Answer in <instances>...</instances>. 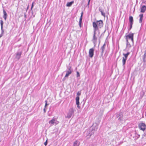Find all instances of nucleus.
<instances>
[{
    "instance_id": "22",
    "label": "nucleus",
    "mask_w": 146,
    "mask_h": 146,
    "mask_svg": "<svg viewBox=\"0 0 146 146\" xmlns=\"http://www.w3.org/2000/svg\"><path fill=\"white\" fill-rule=\"evenodd\" d=\"M129 20L130 23H133V19L132 17L131 16H130Z\"/></svg>"
},
{
    "instance_id": "24",
    "label": "nucleus",
    "mask_w": 146,
    "mask_h": 146,
    "mask_svg": "<svg viewBox=\"0 0 146 146\" xmlns=\"http://www.w3.org/2000/svg\"><path fill=\"white\" fill-rule=\"evenodd\" d=\"M107 30L108 32V34H109V25H106L105 26V31H106Z\"/></svg>"
},
{
    "instance_id": "17",
    "label": "nucleus",
    "mask_w": 146,
    "mask_h": 146,
    "mask_svg": "<svg viewBox=\"0 0 146 146\" xmlns=\"http://www.w3.org/2000/svg\"><path fill=\"white\" fill-rule=\"evenodd\" d=\"M3 13L4 15L3 16V17L4 18L5 20L6 21L7 17V14L5 10L4 9L3 10Z\"/></svg>"
},
{
    "instance_id": "13",
    "label": "nucleus",
    "mask_w": 146,
    "mask_h": 146,
    "mask_svg": "<svg viewBox=\"0 0 146 146\" xmlns=\"http://www.w3.org/2000/svg\"><path fill=\"white\" fill-rule=\"evenodd\" d=\"M96 31L94 30V34L93 38V40L94 42H95L97 40V38L96 36Z\"/></svg>"
},
{
    "instance_id": "33",
    "label": "nucleus",
    "mask_w": 146,
    "mask_h": 146,
    "mask_svg": "<svg viewBox=\"0 0 146 146\" xmlns=\"http://www.w3.org/2000/svg\"><path fill=\"white\" fill-rule=\"evenodd\" d=\"M81 94V93L80 92H78L77 93V95L79 96H80V95Z\"/></svg>"
},
{
    "instance_id": "28",
    "label": "nucleus",
    "mask_w": 146,
    "mask_h": 146,
    "mask_svg": "<svg viewBox=\"0 0 146 146\" xmlns=\"http://www.w3.org/2000/svg\"><path fill=\"white\" fill-rule=\"evenodd\" d=\"M99 11H100V12H101V14H102V15L104 16H105V14L101 10V9H100L99 10Z\"/></svg>"
},
{
    "instance_id": "20",
    "label": "nucleus",
    "mask_w": 146,
    "mask_h": 146,
    "mask_svg": "<svg viewBox=\"0 0 146 146\" xmlns=\"http://www.w3.org/2000/svg\"><path fill=\"white\" fill-rule=\"evenodd\" d=\"M72 72V71H66V73L65 76V77H68L69 75Z\"/></svg>"
},
{
    "instance_id": "5",
    "label": "nucleus",
    "mask_w": 146,
    "mask_h": 146,
    "mask_svg": "<svg viewBox=\"0 0 146 146\" xmlns=\"http://www.w3.org/2000/svg\"><path fill=\"white\" fill-rule=\"evenodd\" d=\"M22 53V51L19 49L16 53L15 58L19 60L21 58Z\"/></svg>"
},
{
    "instance_id": "37",
    "label": "nucleus",
    "mask_w": 146,
    "mask_h": 146,
    "mask_svg": "<svg viewBox=\"0 0 146 146\" xmlns=\"http://www.w3.org/2000/svg\"><path fill=\"white\" fill-rule=\"evenodd\" d=\"M29 8V5H28L27 8L26 9V12H27V11L28 9Z\"/></svg>"
},
{
    "instance_id": "21",
    "label": "nucleus",
    "mask_w": 146,
    "mask_h": 146,
    "mask_svg": "<svg viewBox=\"0 0 146 146\" xmlns=\"http://www.w3.org/2000/svg\"><path fill=\"white\" fill-rule=\"evenodd\" d=\"M74 3V1H72L66 4V6L67 7H70L71 6L72 4Z\"/></svg>"
},
{
    "instance_id": "26",
    "label": "nucleus",
    "mask_w": 146,
    "mask_h": 146,
    "mask_svg": "<svg viewBox=\"0 0 146 146\" xmlns=\"http://www.w3.org/2000/svg\"><path fill=\"white\" fill-rule=\"evenodd\" d=\"M140 135H139L138 134H136L135 135V139H137L138 138H139L140 137Z\"/></svg>"
},
{
    "instance_id": "39",
    "label": "nucleus",
    "mask_w": 146,
    "mask_h": 146,
    "mask_svg": "<svg viewBox=\"0 0 146 146\" xmlns=\"http://www.w3.org/2000/svg\"><path fill=\"white\" fill-rule=\"evenodd\" d=\"M44 113H45L46 112V108H44Z\"/></svg>"
},
{
    "instance_id": "32",
    "label": "nucleus",
    "mask_w": 146,
    "mask_h": 146,
    "mask_svg": "<svg viewBox=\"0 0 146 146\" xmlns=\"http://www.w3.org/2000/svg\"><path fill=\"white\" fill-rule=\"evenodd\" d=\"M34 2H33L32 3V5H31V11H33V7L34 6Z\"/></svg>"
},
{
    "instance_id": "16",
    "label": "nucleus",
    "mask_w": 146,
    "mask_h": 146,
    "mask_svg": "<svg viewBox=\"0 0 146 146\" xmlns=\"http://www.w3.org/2000/svg\"><path fill=\"white\" fill-rule=\"evenodd\" d=\"M146 10V6L145 5L142 6L141 8V12L144 13Z\"/></svg>"
},
{
    "instance_id": "6",
    "label": "nucleus",
    "mask_w": 146,
    "mask_h": 146,
    "mask_svg": "<svg viewBox=\"0 0 146 146\" xmlns=\"http://www.w3.org/2000/svg\"><path fill=\"white\" fill-rule=\"evenodd\" d=\"M139 128L143 131H144L146 129V125L145 123H140L139 125Z\"/></svg>"
},
{
    "instance_id": "36",
    "label": "nucleus",
    "mask_w": 146,
    "mask_h": 146,
    "mask_svg": "<svg viewBox=\"0 0 146 146\" xmlns=\"http://www.w3.org/2000/svg\"><path fill=\"white\" fill-rule=\"evenodd\" d=\"M47 140H46V141L44 143V145L45 146H46L47 145Z\"/></svg>"
},
{
    "instance_id": "9",
    "label": "nucleus",
    "mask_w": 146,
    "mask_h": 146,
    "mask_svg": "<svg viewBox=\"0 0 146 146\" xmlns=\"http://www.w3.org/2000/svg\"><path fill=\"white\" fill-rule=\"evenodd\" d=\"M57 122L58 121L54 117H53L51 120L49 121V123L50 124V126H52L54 123L56 124H58Z\"/></svg>"
},
{
    "instance_id": "40",
    "label": "nucleus",
    "mask_w": 146,
    "mask_h": 146,
    "mask_svg": "<svg viewBox=\"0 0 146 146\" xmlns=\"http://www.w3.org/2000/svg\"><path fill=\"white\" fill-rule=\"evenodd\" d=\"M3 36L1 35H0V38L2 36Z\"/></svg>"
},
{
    "instance_id": "27",
    "label": "nucleus",
    "mask_w": 146,
    "mask_h": 146,
    "mask_svg": "<svg viewBox=\"0 0 146 146\" xmlns=\"http://www.w3.org/2000/svg\"><path fill=\"white\" fill-rule=\"evenodd\" d=\"M3 28H1V33L0 35H2L3 36L4 33V31L3 29Z\"/></svg>"
},
{
    "instance_id": "25",
    "label": "nucleus",
    "mask_w": 146,
    "mask_h": 146,
    "mask_svg": "<svg viewBox=\"0 0 146 146\" xmlns=\"http://www.w3.org/2000/svg\"><path fill=\"white\" fill-rule=\"evenodd\" d=\"M0 24L1 25V28H3V22L2 20H0Z\"/></svg>"
},
{
    "instance_id": "8",
    "label": "nucleus",
    "mask_w": 146,
    "mask_h": 146,
    "mask_svg": "<svg viewBox=\"0 0 146 146\" xmlns=\"http://www.w3.org/2000/svg\"><path fill=\"white\" fill-rule=\"evenodd\" d=\"M74 114V110L73 108H71L69 110L68 113L67 114L66 117L68 118H70Z\"/></svg>"
},
{
    "instance_id": "1",
    "label": "nucleus",
    "mask_w": 146,
    "mask_h": 146,
    "mask_svg": "<svg viewBox=\"0 0 146 146\" xmlns=\"http://www.w3.org/2000/svg\"><path fill=\"white\" fill-rule=\"evenodd\" d=\"M98 125L96 123H94L92 130L90 129L88 130V133L86 135L87 138H89L92 134L94 133V131H96L98 128Z\"/></svg>"
},
{
    "instance_id": "35",
    "label": "nucleus",
    "mask_w": 146,
    "mask_h": 146,
    "mask_svg": "<svg viewBox=\"0 0 146 146\" xmlns=\"http://www.w3.org/2000/svg\"><path fill=\"white\" fill-rule=\"evenodd\" d=\"M24 17H25V19H26L27 18V15H26V12L24 13Z\"/></svg>"
},
{
    "instance_id": "12",
    "label": "nucleus",
    "mask_w": 146,
    "mask_h": 146,
    "mask_svg": "<svg viewBox=\"0 0 146 146\" xmlns=\"http://www.w3.org/2000/svg\"><path fill=\"white\" fill-rule=\"evenodd\" d=\"M106 45V43H105L102 46L100 51L101 52V54L102 55L104 53V51L105 50V46Z\"/></svg>"
},
{
    "instance_id": "42",
    "label": "nucleus",
    "mask_w": 146,
    "mask_h": 146,
    "mask_svg": "<svg viewBox=\"0 0 146 146\" xmlns=\"http://www.w3.org/2000/svg\"><path fill=\"white\" fill-rule=\"evenodd\" d=\"M145 2H146V1H145Z\"/></svg>"
},
{
    "instance_id": "23",
    "label": "nucleus",
    "mask_w": 146,
    "mask_h": 146,
    "mask_svg": "<svg viewBox=\"0 0 146 146\" xmlns=\"http://www.w3.org/2000/svg\"><path fill=\"white\" fill-rule=\"evenodd\" d=\"M143 61L144 62L146 61V50L145 51V53L143 56Z\"/></svg>"
},
{
    "instance_id": "3",
    "label": "nucleus",
    "mask_w": 146,
    "mask_h": 146,
    "mask_svg": "<svg viewBox=\"0 0 146 146\" xmlns=\"http://www.w3.org/2000/svg\"><path fill=\"white\" fill-rule=\"evenodd\" d=\"M130 54V52H128L126 54L123 53V55L124 56L122 57V64L124 68L125 67L126 61L128 55Z\"/></svg>"
},
{
    "instance_id": "14",
    "label": "nucleus",
    "mask_w": 146,
    "mask_h": 146,
    "mask_svg": "<svg viewBox=\"0 0 146 146\" xmlns=\"http://www.w3.org/2000/svg\"><path fill=\"white\" fill-rule=\"evenodd\" d=\"M83 15V12H82L81 13V15L80 19L79 21V26L81 28V24L82 22V16Z\"/></svg>"
},
{
    "instance_id": "41",
    "label": "nucleus",
    "mask_w": 146,
    "mask_h": 146,
    "mask_svg": "<svg viewBox=\"0 0 146 146\" xmlns=\"http://www.w3.org/2000/svg\"><path fill=\"white\" fill-rule=\"evenodd\" d=\"M20 46H21V45H19V47Z\"/></svg>"
},
{
    "instance_id": "30",
    "label": "nucleus",
    "mask_w": 146,
    "mask_h": 146,
    "mask_svg": "<svg viewBox=\"0 0 146 146\" xmlns=\"http://www.w3.org/2000/svg\"><path fill=\"white\" fill-rule=\"evenodd\" d=\"M45 105L44 106V107H45V108H46V106H48V104H47V100L45 101Z\"/></svg>"
},
{
    "instance_id": "34",
    "label": "nucleus",
    "mask_w": 146,
    "mask_h": 146,
    "mask_svg": "<svg viewBox=\"0 0 146 146\" xmlns=\"http://www.w3.org/2000/svg\"><path fill=\"white\" fill-rule=\"evenodd\" d=\"M80 76V74L78 72H77V77H78Z\"/></svg>"
},
{
    "instance_id": "31",
    "label": "nucleus",
    "mask_w": 146,
    "mask_h": 146,
    "mask_svg": "<svg viewBox=\"0 0 146 146\" xmlns=\"http://www.w3.org/2000/svg\"><path fill=\"white\" fill-rule=\"evenodd\" d=\"M133 24V23H130V27L128 29V30L129 31L132 28Z\"/></svg>"
},
{
    "instance_id": "2",
    "label": "nucleus",
    "mask_w": 146,
    "mask_h": 146,
    "mask_svg": "<svg viewBox=\"0 0 146 146\" xmlns=\"http://www.w3.org/2000/svg\"><path fill=\"white\" fill-rule=\"evenodd\" d=\"M103 26V23L102 21L100 20L97 21L96 22L93 23V26L94 30L97 31L99 28H101Z\"/></svg>"
},
{
    "instance_id": "15",
    "label": "nucleus",
    "mask_w": 146,
    "mask_h": 146,
    "mask_svg": "<svg viewBox=\"0 0 146 146\" xmlns=\"http://www.w3.org/2000/svg\"><path fill=\"white\" fill-rule=\"evenodd\" d=\"M80 142L78 140H76L73 143L72 146H79Z\"/></svg>"
},
{
    "instance_id": "4",
    "label": "nucleus",
    "mask_w": 146,
    "mask_h": 146,
    "mask_svg": "<svg viewBox=\"0 0 146 146\" xmlns=\"http://www.w3.org/2000/svg\"><path fill=\"white\" fill-rule=\"evenodd\" d=\"M133 35L134 34L133 33H130L127 35H126V40H128L129 39H131L132 42L133 43Z\"/></svg>"
},
{
    "instance_id": "18",
    "label": "nucleus",
    "mask_w": 146,
    "mask_h": 146,
    "mask_svg": "<svg viewBox=\"0 0 146 146\" xmlns=\"http://www.w3.org/2000/svg\"><path fill=\"white\" fill-rule=\"evenodd\" d=\"M126 41V48L129 49L131 47V46L129 43V42L128 40H127Z\"/></svg>"
},
{
    "instance_id": "38",
    "label": "nucleus",
    "mask_w": 146,
    "mask_h": 146,
    "mask_svg": "<svg viewBox=\"0 0 146 146\" xmlns=\"http://www.w3.org/2000/svg\"><path fill=\"white\" fill-rule=\"evenodd\" d=\"M90 1V0H88V2L87 5H89Z\"/></svg>"
},
{
    "instance_id": "10",
    "label": "nucleus",
    "mask_w": 146,
    "mask_h": 146,
    "mask_svg": "<svg viewBox=\"0 0 146 146\" xmlns=\"http://www.w3.org/2000/svg\"><path fill=\"white\" fill-rule=\"evenodd\" d=\"M76 105L77 106V108L80 109V106H79L80 105V102H79V100L80 98L79 96H77L76 98Z\"/></svg>"
},
{
    "instance_id": "11",
    "label": "nucleus",
    "mask_w": 146,
    "mask_h": 146,
    "mask_svg": "<svg viewBox=\"0 0 146 146\" xmlns=\"http://www.w3.org/2000/svg\"><path fill=\"white\" fill-rule=\"evenodd\" d=\"M94 53V49L92 48L89 50V56L90 58H92L93 56Z\"/></svg>"
},
{
    "instance_id": "29",
    "label": "nucleus",
    "mask_w": 146,
    "mask_h": 146,
    "mask_svg": "<svg viewBox=\"0 0 146 146\" xmlns=\"http://www.w3.org/2000/svg\"><path fill=\"white\" fill-rule=\"evenodd\" d=\"M67 69H68L67 71H72V70L71 69V66H68L67 67Z\"/></svg>"
},
{
    "instance_id": "19",
    "label": "nucleus",
    "mask_w": 146,
    "mask_h": 146,
    "mask_svg": "<svg viewBox=\"0 0 146 146\" xmlns=\"http://www.w3.org/2000/svg\"><path fill=\"white\" fill-rule=\"evenodd\" d=\"M139 17H140L139 20V23H141L142 21V20L143 17V14H140L139 15Z\"/></svg>"
},
{
    "instance_id": "7",
    "label": "nucleus",
    "mask_w": 146,
    "mask_h": 146,
    "mask_svg": "<svg viewBox=\"0 0 146 146\" xmlns=\"http://www.w3.org/2000/svg\"><path fill=\"white\" fill-rule=\"evenodd\" d=\"M116 116L117 118H118V120L121 121L123 119V115L122 113L120 112L116 114Z\"/></svg>"
}]
</instances>
